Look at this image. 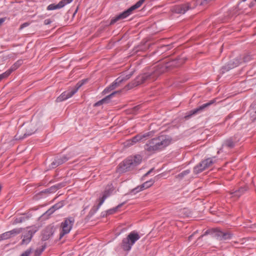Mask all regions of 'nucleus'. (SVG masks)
I'll return each instance as SVG.
<instances>
[{"label": "nucleus", "mask_w": 256, "mask_h": 256, "mask_svg": "<svg viewBox=\"0 0 256 256\" xmlns=\"http://www.w3.org/2000/svg\"><path fill=\"white\" fill-rule=\"evenodd\" d=\"M66 186V184L64 182L60 183V184H56V185L52 186L51 187H50V188H47L44 191H42V192H44V193L47 192V193H49V194L54 192L57 190L61 188H62L64 186Z\"/></svg>", "instance_id": "nucleus-23"}, {"label": "nucleus", "mask_w": 256, "mask_h": 256, "mask_svg": "<svg viewBox=\"0 0 256 256\" xmlns=\"http://www.w3.org/2000/svg\"><path fill=\"white\" fill-rule=\"evenodd\" d=\"M197 232H198V231H196L194 232L192 234H191L190 236H189L188 238V240L189 241L191 240L193 236L195 234H196Z\"/></svg>", "instance_id": "nucleus-46"}, {"label": "nucleus", "mask_w": 256, "mask_h": 256, "mask_svg": "<svg viewBox=\"0 0 256 256\" xmlns=\"http://www.w3.org/2000/svg\"><path fill=\"white\" fill-rule=\"evenodd\" d=\"M190 172V170H186L183 171L181 173L179 174L176 176V178L179 179H182L184 176L187 175Z\"/></svg>", "instance_id": "nucleus-37"}, {"label": "nucleus", "mask_w": 256, "mask_h": 256, "mask_svg": "<svg viewBox=\"0 0 256 256\" xmlns=\"http://www.w3.org/2000/svg\"><path fill=\"white\" fill-rule=\"evenodd\" d=\"M140 108V105L136 106L134 107L133 111L136 112V111L138 110Z\"/></svg>", "instance_id": "nucleus-44"}, {"label": "nucleus", "mask_w": 256, "mask_h": 256, "mask_svg": "<svg viewBox=\"0 0 256 256\" xmlns=\"http://www.w3.org/2000/svg\"><path fill=\"white\" fill-rule=\"evenodd\" d=\"M6 18H0V26L6 20Z\"/></svg>", "instance_id": "nucleus-47"}, {"label": "nucleus", "mask_w": 256, "mask_h": 256, "mask_svg": "<svg viewBox=\"0 0 256 256\" xmlns=\"http://www.w3.org/2000/svg\"><path fill=\"white\" fill-rule=\"evenodd\" d=\"M22 64V60H18L16 62H15L10 68L8 71H10V73L16 70Z\"/></svg>", "instance_id": "nucleus-34"}, {"label": "nucleus", "mask_w": 256, "mask_h": 256, "mask_svg": "<svg viewBox=\"0 0 256 256\" xmlns=\"http://www.w3.org/2000/svg\"><path fill=\"white\" fill-rule=\"evenodd\" d=\"M74 0H62L58 4H50L48 8V10H54L56 9H59L63 8L66 4H70Z\"/></svg>", "instance_id": "nucleus-15"}, {"label": "nucleus", "mask_w": 256, "mask_h": 256, "mask_svg": "<svg viewBox=\"0 0 256 256\" xmlns=\"http://www.w3.org/2000/svg\"><path fill=\"white\" fill-rule=\"evenodd\" d=\"M140 238L138 234L134 231L130 232L126 238L122 240L121 246L125 251H129L130 250L132 246L134 244L136 241Z\"/></svg>", "instance_id": "nucleus-4"}, {"label": "nucleus", "mask_w": 256, "mask_h": 256, "mask_svg": "<svg viewBox=\"0 0 256 256\" xmlns=\"http://www.w3.org/2000/svg\"><path fill=\"white\" fill-rule=\"evenodd\" d=\"M54 228L52 226H48L43 231L42 236V240L46 241L48 240L54 234Z\"/></svg>", "instance_id": "nucleus-18"}, {"label": "nucleus", "mask_w": 256, "mask_h": 256, "mask_svg": "<svg viewBox=\"0 0 256 256\" xmlns=\"http://www.w3.org/2000/svg\"><path fill=\"white\" fill-rule=\"evenodd\" d=\"M154 134V132L152 131L147 132L143 134H138L133 137L132 138L127 140L126 142V146H131L136 144L137 142L146 140L148 138L153 136Z\"/></svg>", "instance_id": "nucleus-8"}, {"label": "nucleus", "mask_w": 256, "mask_h": 256, "mask_svg": "<svg viewBox=\"0 0 256 256\" xmlns=\"http://www.w3.org/2000/svg\"><path fill=\"white\" fill-rule=\"evenodd\" d=\"M10 74V71H7L1 74H0V81L3 78L8 76Z\"/></svg>", "instance_id": "nucleus-39"}, {"label": "nucleus", "mask_w": 256, "mask_h": 256, "mask_svg": "<svg viewBox=\"0 0 256 256\" xmlns=\"http://www.w3.org/2000/svg\"><path fill=\"white\" fill-rule=\"evenodd\" d=\"M110 195V190H106L102 194V196L98 200L99 202L97 206H94L89 212L88 216L89 218L92 217L98 210L100 206L104 203L106 199Z\"/></svg>", "instance_id": "nucleus-10"}, {"label": "nucleus", "mask_w": 256, "mask_h": 256, "mask_svg": "<svg viewBox=\"0 0 256 256\" xmlns=\"http://www.w3.org/2000/svg\"><path fill=\"white\" fill-rule=\"evenodd\" d=\"M29 218L30 217L28 216H22L18 218H16L14 220V224H16L18 223H22L23 222L25 221L26 220H28Z\"/></svg>", "instance_id": "nucleus-33"}, {"label": "nucleus", "mask_w": 256, "mask_h": 256, "mask_svg": "<svg viewBox=\"0 0 256 256\" xmlns=\"http://www.w3.org/2000/svg\"><path fill=\"white\" fill-rule=\"evenodd\" d=\"M240 60L242 62H247L252 60V56L248 53H244L238 56Z\"/></svg>", "instance_id": "nucleus-28"}, {"label": "nucleus", "mask_w": 256, "mask_h": 256, "mask_svg": "<svg viewBox=\"0 0 256 256\" xmlns=\"http://www.w3.org/2000/svg\"><path fill=\"white\" fill-rule=\"evenodd\" d=\"M74 94V92L70 90H68L62 92L58 97L57 98L56 101L57 102H61L66 100Z\"/></svg>", "instance_id": "nucleus-21"}, {"label": "nucleus", "mask_w": 256, "mask_h": 256, "mask_svg": "<svg viewBox=\"0 0 256 256\" xmlns=\"http://www.w3.org/2000/svg\"><path fill=\"white\" fill-rule=\"evenodd\" d=\"M184 62V58L180 57L168 62L164 61L156 66L150 68L148 72L137 76L134 82L127 84L125 88L130 90L144 82L154 81L167 69L180 66Z\"/></svg>", "instance_id": "nucleus-1"}, {"label": "nucleus", "mask_w": 256, "mask_h": 256, "mask_svg": "<svg viewBox=\"0 0 256 256\" xmlns=\"http://www.w3.org/2000/svg\"><path fill=\"white\" fill-rule=\"evenodd\" d=\"M241 64H242V61L240 60L239 56H238L232 60L230 61V64L234 66V68L238 66Z\"/></svg>", "instance_id": "nucleus-31"}, {"label": "nucleus", "mask_w": 256, "mask_h": 256, "mask_svg": "<svg viewBox=\"0 0 256 256\" xmlns=\"http://www.w3.org/2000/svg\"><path fill=\"white\" fill-rule=\"evenodd\" d=\"M234 68V66L230 64V62L222 68V72L224 73L228 71L229 70Z\"/></svg>", "instance_id": "nucleus-35"}, {"label": "nucleus", "mask_w": 256, "mask_h": 256, "mask_svg": "<svg viewBox=\"0 0 256 256\" xmlns=\"http://www.w3.org/2000/svg\"><path fill=\"white\" fill-rule=\"evenodd\" d=\"M215 102V100H211L208 102H207L206 104H202V106H200L199 107L190 110L189 112V114L185 116L186 118H190L192 116L197 114L198 113H200L202 112V110H204L205 108H207L209 106H210L211 104H214Z\"/></svg>", "instance_id": "nucleus-11"}, {"label": "nucleus", "mask_w": 256, "mask_h": 256, "mask_svg": "<svg viewBox=\"0 0 256 256\" xmlns=\"http://www.w3.org/2000/svg\"><path fill=\"white\" fill-rule=\"evenodd\" d=\"M210 233L213 234L214 236L219 240H230L233 236L232 234L228 232H224L216 228L207 230L204 234L198 238V239Z\"/></svg>", "instance_id": "nucleus-5"}, {"label": "nucleus", "mask_w": 256, "mask_h": 256, "mask_svg": "<svg viewBox=\"0 0 256 256\" xmlns=\"http://www.w3.org/2000/svg\"><path fill=\"white\" fill-rule=\"evenodd\" d=\"M146 0H140L136 2V4L130 7L127 10L120 14L115 16L114 18L111 20L110 24H113L117 21L124 19L131 14L132 12L140 8L142 4L145 2Z\"/></svg>", "instance_id": "nucleus-6"}, {"label": "nucleus", "mask_w": 256, "mask_h": 256, "mask_svg": "<svg viewBox=\"0 0 256 256\" xmlns=\"http://www.w3.org/2000/svg\"><path fill=\"white\" fill-rule=\"evenodd\" d=\"M88 80L86 79H85V80H82L78 82L76 84V85L75 86V88H74L72 90H71L72 91V92H74V94H76L77 91L85 83H86L87 82Z\"/></svg>", "instance_id": "nucleus-30"}, {"label": "nucleus", "mask_w": 256, "mask_h": 256, "mask_svg": "<svg viewBox=\"0 0 256 256\" xmlns=\"http://www.w3.org/2000/svg\"><path fill=\"white\" fill-rule=\"evenodd\" d=\"M52 21L50 19L45 20L44 21V24L46 25L49 24L51 23Z\"/></svg>", "instance_id": "nucleus-43"}, {"label": "nucleus", "mask_w": 256, "mask_h": 256, "mask_svg": "<svg viewBox=\"0 0 256 256\" xmlns=\"http://www.w3.org/2000/svg\"><path fill=\"white\" fill-rule=\"evenodd\" d=\"M64 205L63 201L60 202L49 208L44 214V216H48L53 214L56 210L62 208Z\"/></svg>", "instance_id": "nucleus-19"}, {"label": "nucleus", "mask_w": 256, "mask_h": 256, "mask_svg": "<svg viewBox=\"0 0 256 256\" xmlns=\"http://www.w3.org/2000/svg\"><path fill=\"white\" fill-rule=\"evenodd\" d=\"M144 190V188H140V186H137L136 188L132 189L130 193L132 194H136V193L142 190Z\"/></svg>", "instance_id": "nucleus-38"}, {"label": "nucleus", "mask_w": 256, "mask_h": 256, "mask_svg": "<svg viewBox=\"0 0 256 256\" xmlns=\"http://www.w3.org/2000/svg\"><path fill=\"white\" fill-rule=\"evenodd\" d=\"M28 25L29 24L28 22H24L20 26V29H22L23 28L28 26Z\"/></svg>", "instance_id": "nucleus-42"}, {"label": "nucleus", "mask_w": 256, "mask_h": 256, "mask_svg": "<svg viewBox=\"0 0 256 256\" xmlns=\"http://www.w3.org/2000/svg\"><path fill=\"white\" fill-rule=\"evenodd\" d=\"M122 80H120V77L118 78L115 80V81L114 82H112V84L111 85H110L108 87L106 88L102 92V93L104 94H106L108 92H110L111 90L115 89L117 87L119 86H120V84L122 83Z\"/></svg>", "instance_id": "nucleus-20"}, {"label": "nucleus", "mask_w": 256, "mask_h": 256, "mask_svg": "<svg viewBox=\"0 0 256 256\" xmlns=\"http://www.w3.org/2000/svg\"><path fill=\"white\" fill-rule=\"evenodd\" d=\"M206 168H205L204 165L202 164V160L200 162L198 165L195 166L194 168V172L196 174H199L204 170H205Z\"/></svg>", "instance_id": "nucleus-25"}, {"label": "nucleus", "mask_w": 256, "mask_h": 256, "mask_svg": "<svg viewBox=\"0 0 256 256\" xmlns=\"http://www.w3.org/2000/svg\"><path fill=\"white\" fill-rule=\"evenodd\" d=\"M172 138L168 135H160L148 140L144 146V150L148 152L154 153L168 146Z\"/></svg>", "instance_id": "nucleus-2"}, {"label": "nucleus", "mask_w": 256, "mask_h": 256, "mask_svg": "<svg viewBox=\"0 0 256 256\" xmlns=\"http://www.w3.org/2000/svg\"><path fill=\"white\" fill-rule=\"evenodd\" d=\"M154 183V181L152 180H150L148 181H146L144 182L143 184L140 185V188H148L151 186Z\"/></svg>", "instance_id": "nucleus-32"}, {"label": "nucleus", "mask_w": 256, "mask_h": 256, "mask_svg": "<svg viewBox=\"0 0 256 256\" xmlns=\"http://www.w3.org/2000/svg\"><path fill=\"white\" fill-rule=\"evenodd\" d=\"M25 131H24V128H22L21 130H20L14 136L15 140H21L26 138L28 136H24Z\"/></svg>", "instance_id": "nucleus-29"}, {"label": "nucleus", "mask_w": 256, "mask_h": 256, "mask_svg": "<svg viewBox=\"0 0 256 256\" xmlns=\"http://www.w3.org/2000/svg\"><path fill=\"white\" fill-rule=\"evenodd\" d=\"M36 231L37 230L36 229H32L26 231L22 236V240L21 242V244L24 245L29 244L31 241L34 234Z\"/></svg>", "instance_id": "nucleus-12"}, {"label": "nucleus", "mask_w": 256, "mask_h": 256, "mask_svg": "<svg viewBox=\"0 0 256 256\" xmlns=\"http://www.w3.org/2000/svg\"><path fill=\"white\" fill-rule=\"evenodd\" d=\"M41 126V124L38 121H31L29 123L24 124L23 128L25 129L24 136H30L34 134Z\"/></svg>", "instance_id": "nucleus-9"}, {"label": "nucleus", "mask_w": 256, "mask_h": 256, "mask_svg": "<svg viewBox=\"0 0 256 256\" xmlns=\"http://www.w3.org/2000/svg\"><path fill=\"white\" fill-rule=\"evenodd\" d=\"M121 90H118V91H114L113 92H112L111 94H109L108 96H106L104 98H102V100H99L98 102H96L94 104V106H101L104 103L108 102V101L110 100V98H112V96H114L116 94L120 93Z\"/></svg>", "instance_id": "nucleus-24"}, {"label": "nucleus", "mask_w": 256, "mask_h": 256, "mask_svg": "<svg viewBox=\"0 0 256 256\" xmlns=\"http://www.w3.org/2000/svg\"><path fill=\"white\" fill-rule=\"evenodd\" d=\"M70 157L67 156H56L54 160L51 163L50 167V168H54L67 162Z\"/></svg>", "instance_id": "nucleus-14"}, {"label": "nucleus", "mask_w": 256, "mask_h": 256, "mask_svg": "<svg viewBox=\"0 0 256 256\" xmlns=\"http://www.w3.org/2000/svg\"><path fill=\"white\" fill-rule=\"evenodd\" d=\"M74 222V218L73 217H68L65 218L64 222H62L60 225L62 230L60 234V238L70 232Z\"/></svg>", "instance_id": "nucleus-7"}, {"label": "nucleus", "mask_w": 256, "mask_h": 256, "mask_svg": "<svg viewBox=\"0 0 256 256\" xmlns=\"http://www.w3.org/2000/svg\"><path fill=\"white\" fill-rule=\"evenodd\" d=\"M248 190V188L247 186H242L238 190H236L234 192H230V194L232 195V197L236 198H239L242 195L244 194Z\"/></svg>", "instance_id": "nucleus-17"}, {"label": "nucleus", "mask_w": 256, "mask_h": 256, "mask_svg": "<svg viewBox=\"0 0 256 256\" xmlns=\"http://www.w3.org/2000/svg\"><path fill=\"white\" fill-rule=\"evenodd\" d=\"M22 228H14L10 231L6 232L0 235V240H7L12 237H14L20 234L22 232Z\"/></svg>", "instance_id": "nucleus-13"}, {"label": "nucleus", "mask_w": 256, "mask_h": 256, "mask_svg": "<svg viewBox=\"0 0 256 256\" xmlns=\"http://www.w3.org/2000/svg\"><path fill=\"white\" fill-rule=\"evenodd\" d=\"M253 5H254V4L252 3V4H250V6H252Z\"/></svg>", "instance_id": "nucleus-48"}, {"label": "nucleus", "mask_w": 256, "mask_h": 256, "mask_svg": "<svg viewBox=\"0 0 256 256\" xmlns=\"http://www.w3.org/2000/svg\"><path fill=\"white\" fill-rule=\"evenodd\" d=\"M254 1L256 2V0H254Z\"/></svg>", "instance_id": "nucleus-49"}, {"label": "nucleus", "mask_w": 256, "mask_h": 256, "mask_svg": "<svg viewBox=\"0 0 256 256\" xmlns=\"http://www.w3.org/2000/svg\"><path fill=\"white\" fill-rule=\"evenodd\" d=\"M238 140H236V137H230L226 139L222 144V147H226L228 148L231 149L234 148Z\"/></svg>", "instance_id": "nucleus-16"}, {"label": "nucleus", "mask_w": 256, "mask_h": 256, "mask_svg": "<svg viewBox=\"0 0 256 256\" xmlns=\"http://www.w3.org/2000/svg\"><path fill=\"white\" fill-rule=\"evenodd\" d=\"M46 248V246H42L41 248H37L34 250V256H40Z\"/></svg>", "instance_id": "nucleus-36"}, {"label": "nucleus", "mask_w": 256, "mask_h": 256, "mask_svg": "<svg viewBox=\"0 0 256 256\" xmlns=\"http://www.w3.org/2000/svg\"><path fill=\"white\" fill-rule=\"evenodd\" d=\"M142 160V157L139 154L129 157L119 164L118 170L120 173L132 170L141 162Z\"/></svg>", "instance_id": "nucleus-3"}, {"label": "nucleus", "mask_w": 256, "mask_h": 256, "mask_svg": "<svg viewBox=\"0 0 256 256\" xmlns=\"http://www.w3.org/2000/svg\"><path fill=\"white\" fill-rule=\"evenodd\" d=\"M154 168H151L150 170H148L144 176H146L150 174L154 170Z\"/></svg>", "instance_id": "nucleus-45"}, {"label": "nucleus", "mask_w": 256, "mask_h": 256, "mask_svg": "<svg viewBox=\"0 0 256 256\" xmlns=\"http://www.w3.org/2000/svg\"><path fill=\"white\" fill-rule=\"evenodd\" d=\"M214 158H208L202 160V164L204 165L206 168H210L212 166L213 164L216 162L215 160H214Z\"/></svg>", "instance_id": "nucleus-27"}, {"label": "nucleus", "mask_w": 256, "mask_h": 256, "mask_svg": "<svg viewBox=\"0 0 256 256\" xmlns=\"http://www.w3.org/2000/svg\"><path fill=\"white\" fill-rule=\"evenodd\" d=\"M132 74L130 73L126 75L125 76H124L123 78H120V80H122V82H125L126 80H128L132 76Z\"/></svg>", "instance_id": "nucleus-41"}, {"label": "nucleus", "mask_w": 256, "mask_h": 256, "mask_svg": "<svg viewBox=\"0 0 256 256\" xmlns=\"http://www.w3.org/2000/svg\"><path fill=\"white\" fill-rule=\"evenodd\" d=\"M124 202L122 203V204H118L116 207L106 210L105 212L106 214H104L103 216H104L110 215V214H113L116 212L118 211V208H121L124 205Z\"/></svg>", "instance_id": "nucleus-26"}, {"label": "nucleus", "mask_w": 256, "mask_h": 256, "mask_svg": "<svg viewBox=\"0 0 256 256\" xmlns=\"http://www.w3.org/2000/svg\"><path fill=\"white\" fill-rule=\"evenodd\" d=\"M246 114L249 116L252 121L256 120V102L251 104Z\"/></svg>", "instance_id": "nucleus-22"}, {"label": "nucleus", "mask_w": 256, "mask_h": 256, "mask_svg": "<svg viewBox=\"0 0 256 256\" xmlns=\"http://www.w3.org/2000/svg\"><path fill=\"white\" fill-rule=\"evenodd\" d=\"M32 248H30L26 250L24 252H23L20 256H29L30 254L32 253Z\"/></svg>", "instance_id": "nucleus-40"}]
</instances>
